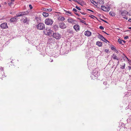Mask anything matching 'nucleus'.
I'll list each match as a JSON object with an SVG mask.
<instances>
[{
	"label": "nucleus",
	"mask_w": 131,
	"mask_h": 131,
	"mask_svg": "<svg viewBox=\"0 0 131 131\" xmlns=\"http://www.w3.org/2000/svg\"><path fill=\"white\" fill-rule=\"evenodd\" d=\"M123 18L126 19V20H127L128 19L126 17H123Z\"/></svg>",
	"instance_id": "obj_49"
},
{
	"label": "nucleus",
	"mask_w": 131,
	"mask_h": 131,
	"mask_svg": "<svg viewBox=\"0 0 131 131\" xmlns=\"http://www.w3.org/2000/svg\"><path fill=\"white\" fill-rule=\"evenodd\" d=\"M66 15H68V16L72 15V14L71 12L70 11H66Z\"/></svg>",
	"instance_id": "obj_22"
},
{
	"label": "nucleus",
	"mask_w": 131,
	"mask_h": 131,
	"mask_svg": "<svg viewBox=\"0 0 131 131\" xmlns=\"http://www.w3.org/2000/svg\"><path fill=\"white\" fill-rule=\"evenodd\" d=\"M91 76V78H92V79H94L95 78V76H91H91Z\"/></svg>",
	"instance_id": "obj_44"
},
{
	"label": "nucleus",
	"mask_w": 131,
	"mask_h": 131,
	"mask_svg": "<svg viewBox=\"0 0 131 131\" xmlns=\"http://www.w3.org/2000/svg\"><path fill=\"white\" fill-rule=\"evenodd\" d=\"M128 38V36H125V37H124V38L125 39H127V38Z\"/></svg>",
	"instance_id": "obj_42"
},
{
	"label": "nucleus",
	"mask_w": 131,
	"mask_h": 131,
	"mask_svg": "<svg viewBox=\"0 0 131 131\" xmlns=\"http://www.w3.org/2000/svg\"><path fill=\"white\" fill-rule=\"evenodd\" d=\"M57 19L59 21H63L65 20V19L63 17L59 16L58 17Z\"/></svg>",
	"instance_id": "obj_16"
},
{
	"label": "nucleus",
	"mask_w": 131,
	"mask_h": 131,
	"mask_svg": "<svg viewBox=\"0 0 131 131\" xmlns=\"http://www.w3.org/2000/svg\"><path fill=\"white\" fill-rule=\"evenodd\" d=\"M123 58L124 60H125L126 59H127L129 60V59H128V58L126 56H124L123 57Z\"/></svg>",
	"instance_id": "obj_32"
},
{
	"label": "nucleus",
	"mask_w": 131,
	"mask_h": 131,
	"mask_svg": "<svg viewBox=\"0 0 131 131\" xmlns=\"http://www.w3.org/2000/svg\"><path fill=\"white\" fill-rule=\"evenodd\" d=\"M0 70L2 71L3 70V68L2 67H0Z\"/></svg>",
	"instance_id": "obj_46"
},
{
	"label": "nucleus",
	"mask_w": 131,
	"mask_h": 131,
	"mask_svg": "<svg viewBox=\"0 0 131 131\" xmlns=\"http://www.w3.org/2000/svg\"><path fill=\"white\" fill-rule=\"evenodd\" d=\"M103 20V21H104V22H105V23H107V21H106V20Z\"/></svg>",
	"instance_id": "obj_50"
},
{
	"label": "nucleus",
	"mask_w": 131,
	"mask_h": 131,
	"mask_svg": "<svg viewBox=\"0 0 131 131\" xmlns=\"http://www.w3.org/2000/svg\"><path fill=\"white\" fill-rule=\"evenodd\" d=\"M67 21L69 23L71 24L72 25L74 24H75L74 22L76 21L75 20L71 17L68 18Z\"/></svg>",
	"instance_id": "obj_5"
},
{
	"label": "nucleus",
	"mask_w": 131,
	"mask_h": 131,
	"mask_svg": "<svg viewBox=\"0 0 131 131\" xmlns=\"http://www.w3.org/2000/svg\"><path fill=\"white\" fill-rule=\"evenodd\" d=\"M1 27L3 29H5L8 28L7 24L6 23H4L0 25Z\"/></svg>",
	"instance_id": "obj_9"
},
{
	"label": "nucleus",
	"mask_w": 131,
	"mask_h": 131,
	"mask_svg": "<svg viewBox=\"0 0 131 131\" xmlns=\"http://www.w3.org/2000/svg\"><path fill=\"white\" fill-rule=\"evenodd\" d=\"M129 70L131 69V67H129Z\"/></svg>",
	"instance_id": "obj_56"
},
{
	"label": "nucleus",
	"mask_w": 131,
	"mask_h": 131,
	"mask_svg": "<svg viewBox=\"0 0 131 131\" xmlns=\"http://www.w3.org/2000/svg\"><path fill=\"white\" fill-rule=\"evenodd\" d=\"M119 13L120 14L122 15V16H125L126 15H128V12L125 10H123L121 9L119 10Z\"/></svg>",
	"instance_id": "obj_6"
},
{
	"label": "nucleus",
	"mask_w": 131,
	"mask_h": 131,
	"mask_svg": "<svg viewBox=\"0 0 131 131\" xmlns=\"http://www.w3.org/2000/svg\"><path fill=\"white\" fill-rule=\"evenodd\" d=\"M115 48L114 46H113L111 48V49L112 50H114L115 49Z\"/></svg>",
	"instance_id": "obj_36"
},
{
	"label": "nucleus",
	"mask_w": 131,
	"mask_h": 131,
	"mask_svg": "<svg viewBox=\"0 0 131 131\" xmlns=\"http://www.w3.org/2000/svg\"><path fill=\"white\" fill-rule=\"evenodd\" d=\"M107 84V82L106 81L104 82H103V84L105 85H106Z\"/></svg>",
	"instance_id": "obj_45"
},
{
	"label": "nucleus",
	"mask_w": 131,
	"mask_h": 131,
	"mask_svg": "<svg viewBox=\"0 0 131 131\" xmlns=\"http://www.w3.org/2000/svg\"><path fill=\"white\" fill-rule=\"evenodd\" d=\"M108 51V50L106 49L105 50V51L106 52H107Z\"/></svg>",
	"instance_id": "obj_51"
},
{
	"label": "nucleus",
	"mask_w": 131,
	"mask_h": 131,
	"mask_svg": "<svg viewBox=\"0 0 131 131\" xmlns=\"http://www.w3.org/2000/svg\"><path fill=\"white\" fill-rule=\"evenodd\" d=\"M103 32H104L107 35H108V34L106 32H104V31H103Z\"/></svg>",
	"instance_id": "obj_58"
},
{
	"label": "nucleus",
	"mask_w": 131,
	"mask_h": 131,
	"mask_svg": "<svg viewBox=\"0 0 131 131\" xmlns=\"http://www.w3.org/2000/svg\"><path fill=\"white\" fill-rule=\"evenodd\" d=\"M99 75V73L97 71H96V70L95 69L93 71V74L91 75V76H95V77H97Z\"/></svg>",
	"instance_id": "obj_10"
},
{
	"label": "nucleus",
	"mask_w": 131,
	"mask_h": 131,
	"mask_svg": "<svg viewBox=\"0 0 131 131\" xmlns=\"http://www.w3.org/2000/svg\"><path fill=\"white\" fill-rule=\"evenodd\" d=\"M73 28L75 31L77 32L79 31L80 30V26L78 24H75L73 26Z\"/></svg>",
	"instance_id": "obj_12"
},
{
	"label": "nucleus",
	"mask_w": 131,
	"mask_h": 131,
	"mask_svg": "<svg viewBox=\"0 0 131 131\" xmlns=\"http://www.w3.org/2000/svg\"><path fill=\"white\" fill-rule=\"evenodd\" d=\"M101 40L106 43H107V42H109L104 37H103Z\"/></svg>",
	"instance_id": "obj_26"
},
{
	"label": "nucleus",
	"mask_w": 131,
	"mask_h": 131,
	"mask_svg": "<svg viewBox=\"0 0 131 131\" xmlns=\"http://www.w3.org/2000/svg\"><path fill=\"white\" fill-rule=\"evenodd\" d=\"M122 5H124V6L123 7H123H125V4L124 3H123L122 4Z\"/></svg>",
	"instance_id": "obj_47"
},
{
	"label": "nucleus",
	"mask_w": 131,
	"mask_h": 131,
	"mask_svg": "<svg viewBox=\"0 0 131 131\" xmlns=\"http://www.w3.org/2000/svg\"><path fill=\"white\" fill-rule=\"evenodd\" d=\"M109 14L111 16H114L115 15V13L113 12H110Z\"/></svg>",
	"instance_id": "obj_23"
},
{
	"label": "nucleus",
	"mask_w": 131,
	"mask_h": 131,
	"mask_svg": "<svg viewBox=\"0 0 131 131\" xmlns=\"http://www.w3.org/2000/svg\"><path fill=\"white\" fill-rule=\"evenodd\" d=\"M100 28L101 30H103L104 29V28L102 26H101L100 27Z\"/></svg>",
	"instance_id": "obj_37"
},
{
	"label": "nucleus",
	"mask_w": 131,
	"mask_h": 131,
	"mask_svg": "<svg viewBox=\"0 0 131 131\" xmlns=\"http://www.w3.org/2000/svg\"><path fill=\"white\" fill-rule=\"evenodd\" d=\"M96 1L97 4H101L103 3L102 0H96Z\"/></svg>",
	"instance_id": "obj_20"
},
{
	"label": "nucleus",
	"mask_w": 131,
	"mask_h": 131,
	"mask_svg": "<svg viewBox=\"0 0 131 131\" xmlns=\"http://www.w3.org/2000/svg\"><path fill=\"white\" fill-rule=\"evenodd\" d=\"M53 61V60H51V61L50 62H52Z\"/></svg>",
	"instance_id": "obj_61"
},
{
	"label": "nucleus",
	"mask_w": 131,
	"mask_h": 131,
	"mask_svg": "<svg viewBox=\"0 0 131 131\" xmlns=\"http://www.w3.org/2000/svg\"><path fill=\"white\" fill-rule=\"evenodd\" d=\"M112 57L114 59L116 60H118L119 59L115 54H113Z\"/></svg>",
	"instance_id": "obj_17"
},
{
	"label": "nucleus",
	"mask_w": 131,
	"mask_h": 131,
	"mask_svg": "<svg viewBox=\"0 0 131 131\" xmlns=\"http://www.w3.org/2000/svg\"><path fill=\"white\" fill-rule=\"evenodd\" d=\"M90 1L92 3L94 4V5L97 6V5L96 1H95L93 0H91Z\"/></svg>",
	"instance_id": "obj_19"
},
{
	"label": "nucleus",
	"mask_w": 131,
	"mask_h": 131,
	"mask_svg": "<svg viewBox=\"0 0 131 131\" xmlns=\"http://www.w3.org/2000/svg\"><path fill=\"white\" fill-rule=\"evenodd\" d=\"M129 28L130 29H131V27H129Z\"/></svg>",
	"instance_id": "obj_62"
},
{
	"label": "nucleus",
	"mask_w": 131,
	"mask_h": 131,
	"mask_svg": "<svg viewBox=\"0 0 131 131\" xmlns=\"http://www.w3.org/2000/svg\"><path fill=\"white\" fill-rule=\"evenodd\" d=\"M82 18L84 19H85V18Z\"/></svg>",
	"instance_id": "obj_60"
},
{
	"label": "nucleus",
	"mask_w": 131,
	"mask_h": 131,
	"mask_svg": "<svg viewBox=\"0 0 131 131\" xmlns=\"http://www.w3.org/2000/svg\"><path fill=\"white\" fill-rule=\"evenodd\" d=\"M53 28L55 31H57L59 29L58 26L57 25H53Z\"/></svg>",
	"instance_id": "obj_15"
},
{
	"label": "nucleus",
	"mask_w": 131,
	"mask_h": 131,
	"mask_svg": "<svg viewBox=\"0 0 131 131\" xmlns=\"http://www.w3.org/2000/svg\"><path fill=\"white\" fill-rule=\"evenodd\" d=\"M73 11H74L75 12H77V10L74 8L73 9Z\"/></svg>",
	"instance_id": "obj_43"
},
{
	"label": "nucleus",
	"mask_w": 131,
	"mask_h": 131,
	"mask_svg": "<svg viewBox=\"0 0 131 131\" xmlns=\"http://www.w3.org/2000/svg\"><path fill=\"white\" fill-rule=\"evenodd\" d=\"M80 12V13L82 14L83 15H85L86 14V13H85L84 12Z\"/></svg>",
	"instance_id": "obj_40"
},
{
	"label": "nucleus",
	"mask_w": 131,
	"mask_h": 131,
	"mask_svg": "<svg viewBox=\"0 0 131 131\" xmlns=\"http://www.w3.org/2000/svg\"><path fill=\"white\" fill-rule=\"evenodd\" d=\"M126 41H125L123 40V43L124 44V43H125V42Z\"/></svg>",
	"instance_id": "obj_54"
},
{
	"label": "nucleus",
	"mask_w": 131,
	"mask_h": 131,
	"mask_svg": "<svg viewBox=\"0 0 131 131\" xmlns=\"http://www.w3.org/2000/svg\"><path fill=\"white\" fill-rule=\"evenodd\" d=\"M96 45L99 47H101L102 46V42L99 41H97L96 42Z\"/></svg>",
	"instance_id": "obj_21"
},
{
	"label": "nucleus",
	"mask_w": 131,
	"mask_h": 131,
	"mask_svg": "<svg viewBox=\"0 0 131 131\" xmlns=\"http://www.w3.org/2000/svg\"><path fill=\"white\" fill-rule=\"evenodd\" d=\"M103 36H102L100 34H99V35H98V37L100 38L101 39L103 37Z\"/></svg>",
	"instance_id": "obj_31"
},
{
	"label": "nucleus",
	"mask_w": 131,
	"mask_h": 131,
	"mask_svg": "<svg viewBox=\"0 0 131 131\" xmlns=\"http://www.w3.org/2000/svg\"><path fill=\"white\" fill-rule=\"evenodd\" d=\"M52 36L54 38L57 39H59L61 37V36L60 34L58 32H53Z\"/></svg>",
	"instance_id": "obj_4"
},
{
	"label": "nucleus",
	"mask_w": 131,
	"mask_h": 131,
	"mask_svg": "<svg viewBox=\"0 0 131 131\" xmlns=\"http://www.w3.org/2000/svg\"><path fill=\"white\" fill-rule=\"evenodd\" d=\"M75 8L79 10H81V8L77 6H76Z\"/></svg>",
	"instance_id": "obj_35"
},
{
	"label": "nucleus",
	"mask_w": 131,
	"mask_h": 131,
	"mask_svg": "<svg viewBox=\"0 0 131 131\" xmlns=\"http://www.w3.org/2000/svg\"><path fill=\"white\" fill-rule=\"evenodd\" d=\"M123 40H121L120 39H118V42L120 44L123 45L124 44L123 43Z\"/></svg>",
	"instance_id": "obj_28"
},
{
	"label": "nucleus",
	"mask_w": 131,
	"mask_h": 131,
	"mask_svg": "<svg viewBox=\"0 0 131 131\" xmlns=\"http://www.w3.org/2000/svg\"><path fill=\"white\" fill-rule=\"evenodd\" d=\"M80 22H82V23H84V24H85V25H87V24L85 23V21H84L83 20H81L80 21Z\"/></svg>",
	"instance_id": "obj_34"
},
{
	"label": "nucleus",
	"mask_w": 131,
	"mask_h": 131,
	"mask_svg": "<svg viewBox=\"0 0 131 131\" xmlns=\"http://www.w3.org/2000/svg\"><path fill=\"white\" fill-rule=\"evenodd\" d=\"M59 27L62 29H65L66 28V25L63 22H61L59 24Z\"/></svg>",
	"instance_id": "obj_8"
},
{
	"label": "nucleus",
	"mask_w": 131,
	"mask_h": 131,
	"mask_svg": "<svg viewBox=\"0 0 131 131\" xmlns=\"http://www.w3.org/2000/svg\"><path fill=\"white\" fill-rule=\"evenodd\" d=\"M42 15L44 17H47L49 15V14L46 12H43L42 13Z\"/></svg>",
	"instance_id": "obj_25"
},
{
	"label": "nucleus",
	"mask_w": 131,
	"mask_h": 131,
	"mask_svg": "<svg viewBox=\"0 0 131 131\" xmlns=\"http://www.w3.org/2000/svg\"><path fill=\"white\" fill-rule=\"evenodd\" d=\"M101 8L103 11L106 12L108 11L110 9L108 7H105L104 6H101Z\"/></svg>",
	"instance_id": "obj_11"
},
{
	"label": "nucleus",
	"mask_w": 131,
	"mask_h": 131,
	"mask_svg": "<svg viewBox=\"0 0 131 131\" xmlns=\"http://www.w3.org/2000/svg\"><path fill=\"white\" fill-rule=\"evenodd\" d=\"M125 63L123 64L122 66L121 67V69H123L125 68Z\"/></svg>",
	"instance_id": "obj_30"
},
{
	"label": "nucleus",
	"mask_w": 131,
	"mask_h": 131,
	"mask_svg": "<svg viewBox=\"0 0 131 131\" xmlns=\"http://www.w3.org/2000/svg\"><path fill=\"white\" fill-rule=\"evenodd\" d=\"M14 1V0H12L9 1L8 4L9 6H11L13 4V2Z\"/></svg>",
	"instance_id": "obj_24"
},
{
	"label": "nucleus",
	"mask_w": 131,
	"mask_h": 131,
	"mask_svg": "<svg viewBox=\"0 0 131 131\" xmlns=\"http://www.w3.org/2000/svg\"><path fill=\"white\" fill-rule=\"evenodd\" d=\"M128 21L129 22H131V19H128Z\"/></svg>",
	"instance_id": "obj_52"
},
{
	"label": "nucleus",
	"mask_w": 131,
	"mask_h": 131,
	"mask_svg": "<svg viewBox=\"0 0 131 131\" xmlns=\"http://www.w3.org/2000/svg\"><path fill=\"white\" fill-rule=\"evenodd\" d=\"M84 34L85 36H90L91 35V32L90 31L87 30L85 32Z\"/></svg>",
	"instance_id": "obj_14"
},
{
	"label": "nucleus",
	"mask_w": 131,
	"mask_h": 131,
	"mask_svg": "<svg viewBox=\"0 0 131 131\" xmlns=\"http://www.w3.org/2000/svg\"><path fill=\"white\" fill-rule=\"evenodd\" d=\"M24 18H25L23 20V22L24 23H25L27 22V21L28 19L27 17H24Z\"/></svg>",
	"instance_id": "obj_29"
},
{
	"label": "nucleus",
	"mask_w": 131,
	"mask_h": 131,
	"mask_svg": "<svg viewBox=\"0 0 131 131\" xmlns=\"http://www.w3.org/2000/svg\"><path fill=\"white\" fill-rule=\"evenodd\" d=\"M29 6L30 8V9H31L32 8V5L30 4L29 5Z\"/></svg>",
	"instance_id": "obj_38"
},
{
	"label": "nucleus",
	"mask_w": 131,
	"mask_h": 131,
	"mask_svg": "<svg viewBox=\"0 0 131 131\" xmlns=\"http://www.w3.org/2000/svg\"><path fill=\"white\" fill-rule=\"evenodd\" d=\"M75 14L76 15H77L78 16H79V15L78 14H77V13H75Z\"/></svg>",
	"instance_id": "obj_57"
},
{
	"label": "nucleus",
	"mask_w": 131,
	"mask_h": 131,
	"mask_svg": "<svg viewBox=\"0 0 131 131\" xmlns=\"http://www.w3.org/2000/svg\"><path fill=\"white\" fill-rule=\"evenodd\" d=\"M114 50H115V52H118L117 50L116 49H115Z\"/></svg>",
	"instance_id": "obj_53"
},
{
	"label": "nucleus",
	"mask_w": 131,
	"mask_h": 131,
	"mask_svg": "<svg viewBox=\"0 0 131 131\" xmlns=\"http://www.w3.org/2000/svg\"><path fill=\"white\" fill-rule=\"evenodd\" d=\"M77 19H78L79 20H80V21L81 20V19L79 18H77Z\"/></svg>",
	"instance_id": "obj_48"
},
{
	"label": "nucleus",
	"mask_w": 131,
	"mask_h": 131,
	"mask_svg": "<svg viewBox=\"0 0 131 131\" xmlns=\"http://www.w3.org/2000/svg\"><path fill=\"white\" fill-rule=\"evenodd\" d=\"M4 75H2V77H4Z\"/></svg>",
	"instance_id": "obj_63"
},
{
	"label": "nucleus",
	"mask_w": 131,
	"mask_h": 131,
	"mask_svg": "<svg viewBox=\"0 0 131 131\" xmlns=\"http://www.w3.org/2000/svg\"><path fill=\"white\" fill-rule=\"evenodd\" d=\"M87 10H88V11H90L91 12H94L93 10H90V9H87Z\"/></svg>",
	"instance_id": "obj_41"
},
{
	"label": "nucleus",
	"mask_w": 131,
	"mask_h": 131,
	"mask_svg": "<svg viewBox=\"0 0 131 131\" xmlns=\"http://www.w3.org/2000/svg\"><path fill=\"white\" fill-rule=\"evenodd\" d=\"M43 10L46 11V12H50L52 10V9L51 8L50 9H47L45 8L43 9Z\"/></svg>",
	"instance_id": "obj_27"
},
{
	"label": "nucleus",
	"mask_w": 131,
	"mask_h": 131,
	"mask_svg": "<svg viewBox=\"0 0 131 131\" xmlns=\"http://www.w3.org/2000/svg\"><path fill=\"white\" fill-rule=\"evenodd\" d=\"M56 56H54V57H57L58 56V55H56Z\"/></svg>",
	"instance_id": "obj_55"
},
{
	"label": "nucleus",
	"mask_w": 131,
	"mask_h": 131,
	"mask_svg": "<svg viewBox=\"0 0 131 131\" xmlns=\"http://www.w3.org/2000/svg\"><path fill=\"white\" fill-rule=\"evenodd\" d=\"M69 33L73 34V31L72 30H69Z\"/></svg>",
	"instance_id": "obj_39"
},
{
	"label": "nucleus",
	"mask_w": 131,
	"mask_h": 131,
	"mask_svg": "<svg viewBox=\"0 0 131 131\" xmlns=\"http://www.w3.org/2000/svg\"><path fill=\"white\" fill-rule=\"evenodd\" d=\"M35 19L38 23H40L41 21V18L40 17H36Z\"/></svg>",
	"instance_id": "obj_18"
},
{
	"label": "nucleus",
	"mask_w": 131,
	"mask_h": 131,
	"mask_svg": "<svg viewBox=\"0 0 131 131\" xmlns=\"http://www.w3.org/2000/svg\"><path fill=\"white\" fill-rule=\"evenodd\" d=\"M37 28L39 30H42L45 29V25L44 24L42 23H40L36 26Z\"/></svg>",
	"instance_id": "obj_2"
},
{
	"label": "nucleus",
	"mask_w": 131,
	"mask_h": 131,
	"mask_svg": "<svg viewBox=\"0 0 131 131\" xmlns=\"http://www.w3.org/2000/svg\"><path fill=\"white\" fill-rule=\"evenodd\" d=\"M17 15L15 16L14 17L11 18L10 19V21L11 22H14L16 21L18 19Z\"/></svg>",
	"instance_id": "obj_13"
},
{
	"label": "nucleus",
	"mask_w": 131,
	"mask_h": 131,
	"mask_svg": "<svg viewBox=\"0 0 131 131\" xmlns=\"http://www.w3.org/2000/svg\"><path fill=\"white\" fill-rule=\"evenodd\" d=\"M73 1L75 2H77V1L76 0H72Z\"/></svg>",
	"instance_id": "obj_59"
},
{
	"label": "nucleus",
	"mask_w": 131,
	"mask_h": 131,
	"mask_svg": "<svg viewBox=\"0 0 131 131\" xmlns=\"http://www.w3.org/2000/svg\"><path fill=\"white\" fill-rule=\"evenodd\" d=\"M1 7V5H0V7Z\"/></svg>",
	"instance_id": "obj_64"
},
{
	"label": "nucleus",
	"mask_w": 131,
	"mask_h": 131,
	"mask_svg": "<svg viewBox=\"0 0 131 131\" xmlns=\"http://www.w3.org/2000/svg\"><path fill=\"white\" fill-rule=\"evenodd\" d=\"M43 33L45 35L51 36L53 31L49 27L46 28L43 31Z\"/></svg>",
	"instance_id": "obj_1"
},
{
	"label": "nucleus",
	"mask_w": 131,
	"mask_h": 131,
	"mask_svg": "<svg viewBox=\"0 0 131 131\" xmlns=\"http://www.w3.org/2000/svg\"><path fill=\"white\" fill-rule=\"evenodd\" d=\"M128 15L131 16V10H130L128 12Z\"/></svg>",
	"instance_id": "obj_33"
},
{
	"label": "nucleus",
	"mask_w": 131,
	"mask_h": 131,
	"mask_svg": "<svg viewBox=\"0 0 131 131\" xmlns=\"http://www.w3.org/2000/svg\"><path fill=\"white\" fill-rule=\"evenodd\" d=\"M45 23L46 25L50 26L53 24V21L50 18H47L45 20Z\"/></svg>",
	"instance_id": "obj_3"
},
{
	"label": "nucleus",
	"mask_w": 131,
	"mask_h": 131,
	"mask_svg": "<svg viewBox=\"0 0 131 131\" xmlns=\"http://www.w3.org/2000/svg\"><path fill=\"white\" fill-rule=\"evenodd\" d=\"M29 13L28 12H20L18 14H17V16L18 17L22 16L25 15H27Z\"/></svg>",
	"instance_id": "obj_7"
}]
</instances>
